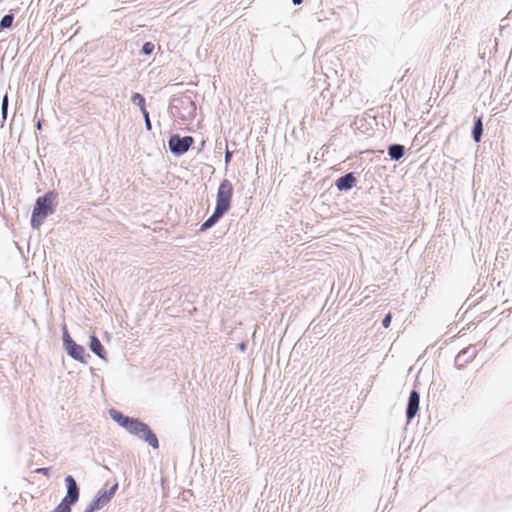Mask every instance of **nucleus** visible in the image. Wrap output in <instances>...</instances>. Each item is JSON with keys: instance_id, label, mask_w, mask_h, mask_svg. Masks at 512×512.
Returning a JSON list of instances; mask_svg holds the SVG:
<instances>
[{"instance_id": "f257e3e1", "label": "nucleus", "mask_w": 512, "mask_h": 512, "mask_svg": "<svg viewBox=\"0 0 512 512\" xmlns=\"http://www.w3.org/2000/svg\"><path fill=\"white\" fill-rule=\"evenodd\" d=\"M233 196L232 183L223 180L217 191L216 207L214 213L201 225L200 231L211 228L231 207V199Z\"/></svg>"}, {"instance_id": "f03ea898", "label": "nucleus", "mask_w": 512, "mask_h": 512, "mask_svg": "<svg viewBox=\"0 0 512 512\" xmlns=\"http://www.w3.org/2000/svg\"><path fill=\"white\" fill-rule=\"evenodd\" d=\"M111 417L119 423L121 426L126 428L131 434H134L140 438H143L153 448H158L159 443L156 435L151 431L149 426L137 419L129 418L124 416L118 411L112 410Z\"/></svg>"}, {"instance_id": "7ed1b4c3", "label": "nucleus", "mask_w": 512, "mask_h": 512, "mask_svg": "<svg viewBox=\"0 0 512 512\" xmlns=\"http://www.w3.org/2000/svg\"><path fill=\"white\" fill-rule=\"evenodd\" d=\"M55 199L56 194L48 192L36 200L31 217V225L34 228H39L45 218L54 212Z\"/></svg>"}, {"instance_id": "20e7f679", "label": "nucleus", "mask_w": 512, "mask_h": 512, "mask_svg": "<svg viewBox=\"0 0 512 512\" xmlns=\"http://www.w3.org/2000/svg\"><path fill=\"white\" fill-rule=\"evenodd\" d=\"M169 148L174 154H184L194 143V139L191 136L180 137L179 135H172L169 139Z\"/></svg>"}, {"instance_id": "39448f33", "label": "nucleus", "mask_w": 512, "mask_h": 512, "mask_svg": "<svg viewBox=\"0 0 512 512\" xmlns=\"http://www.w3.org/2000/svg\"><path fill=\"white\" fill-rule=\"evenodd\" d=\"M118 485H113L109 490L99 492L98 496L88 505L86 512H94L107 505L114 496Z\"/></svg>"}, {"instance_id": "423d86ee", "label": "nucleus", "mask_w": 512, "mask_h": 512, "mask_svg": "<svg viewBox=\"0 0 512 512\" xmlns=\"http://www.w3.org/2000/svg\"><path fill=\"white\" fill-rule=\"evenodd\" d=\"M65 484L67 487V494L60 503L66 504L70 507L72 504L77 502L79 498V489L75 479L71 475H68L65 478Z\"/></svg>"}, {"instance_id": "0eeeda50", "label": "nucleus", "mask_w": 512, "mask_h": 512, "mask_svg": "<svg viewBox=\"0 0 512 512\" xmlns=\"http://www.w3.org/2000/svg\"><path fill=\"white\" fill-rule=\"evenodd\" d=\"M476 349L474 347H467L461 350L455 358V365L458 369L464 368V366L474 360L476 357Z\"/></svg>"}, {"instance_id": "6e6552de", "label": "nucleus", "mask_w": 512, "mask_h": 512, "mask_svg": "<svg viewBox=\"0 0 512 512\" xmlns=\"http://www.w3.org/2000/svg\"><path fill=\"white\" fill-rule=\"evenodd\" d=\"M64 341L68 354L76 360H82L84 355V348L76 344L68 334H66Z\"/></svg>"}, {"instance_id": "1a4fd4ad", "label": "nucleus", "mask_w": 512, "mask_h": 512, "mask_svg": "<svg viewBox=\"0 0 512 512\" xmlns=\"http://www.w3.org/2000/svg\"><path fill=\"white\" fill-rule=\"evenodd\" d=\"M419 402H420L419 393L417 391L413 390L410 393L407 411H406V416H407L408 421H410L417 414V412L419 410Z\"/></svg>"}, {"instance_id": "9d476101", "label": "nucleus", "mask_w": 512, "mask_h": 512, "mask_svg": "<svg viewBox=\"0 0 512 512\" xmlns=\"http://www.w3.org/2000/svg\"><path fill=\"white\" fill-rule=\"evenodd\" d=\"M356 182V178L353 176L352 173H348L345 176L340 177L336 181V186L339 190H347L351 189Z\"/></svg>"}, {"instance_id": "9b49d317", "label": "nucleus", "mask_w": 512, "mask_h": 512, "mask_svg": "<svg viewBox=\"0 0 512 512\" xmlns=\"http://www.w3.org/2000/svg\"><path fill=\"white\" fill-rule=\"evenodd\" d=\"M90 349L99 357L104 358V348L100 340L95 335L90 337Z\"/></svg>"}, {"instance_id": "f8f14e48", "label": "nucleus", "mask_w": 512, "mask_h": 512, "mask_svg": "<svg viewBox=\"0 0 512 512\" xmlns=\"http://www.w3.org/2000/svg\"><path fill=\"white\" fill-rule=\"evenodd\" d=\"M389 155L392 159L399 160L404 155V147L401 145L390 146Z\"/></svg>"}, {"instance_id": "ddd939ff", "label": "nucleus", "mask_w": 512, "mask_h": 512, "mask_svg": "<svg viewBox=\"0 0 512 512\" xmlns=\"http://www.w3.org/2000/svg\"><path fill=\"white\" fill-rule=\"evenodd\" d=\"M482 131H483V127H482V120L481 118L479 117L476 122H475V125H474V129H473V138L476 142H479L480 139H481V135H482Z\"/></svg>"}, {"instance_id": "4468645a", "label": "nucleus", "mask_w": 512, "mask_h": 512, "mask_svg": "<svg viewBox=\"0 0 512 512\" xmlns=\"http://www.w3.org/2000/svg\"><path fill=\"white\" fill-rule=\"evenodd\" d=\"M132 101L140 107L142 112L147 111L145 105V98L140 93H135L132 96Z\"/></svg>"}, {"instance_id": "2eb2a0df", "label": "nucleus", "mask_w": 512, "mask_h": 512, "mask_svg": "<svg viewBox=\"0 0 512 512\" xmlns=\"http://www.w3.org/2000/svg\"><path fill=\"white\" fill-rule=\"evenodd\" d=\"M13 19L14 17L12 14L5 15L0 21V29L10 28L12 26Z\"/></svg>"}, {"instance_id": "dca6fc26", "label": "nucleus", "mask_w": 512, "mask_h": 512, "mask_svg": "<svg viewBox=\"0 0 512 512\" xmlns=\"http://www.w3.org/2000/svg\"><path fill=\"white\" fill-rule=\"evenodd\" d=\"M154 51V45L151 43V42H146L144 43L143 47H142V52L144 54H151L152 52Z\"/></svg>"}, {"instance_id": "f3484780", "label": "nucleus", "mask_w": 512, "mask_h": 512, "mask_svg": "<svg viewBox=\"0 0 512 512\" xmlns=\"http://www.w3.org/2000/svg\"><path fill=\"white\" fill-rule=\"evenodd\" d=\"M8 109V96L5 95L2 100V115L3 118L6 119Z\"/></svg>"}, {"instance_id": "a211bd4d", "label": "nucleus", "mask_w": 512, "mask_h": 512, "mask_svg": "<svg viewBox=\"0 0 512 512\" xmlns=\"http://www.w3.org/2000/svg\"><path fill=\"white\" fill-rule=\"evenodd\" d=\"M52 512H71V508L60 503Z\"/></svg>"}, {"instance_id": "6ab92c4d", "label": "nucleus", "mask_w": 512, "mask_h": 512, "mask_svg": "<svg viewBox=\"0 0 512 512\" xmlns=\"http://www.w3.org/2000/svg\"><path fill=\"white\" fill-rule=\"evenodd\" d=\"M391 319H392V315H391V313H388V314L385 316V318L383 319V322H382V324H383V326H384L385 328H388V327L390 326Z\"/></svg>"}, {"instance_id": "aec40b11", "label": "nucleus", "mask_w": 512, "mask_h": 512, "mask_svg": "<svg viewBox=\"0 0 512 512\" xmlns=\"http://www.w3.org/2000/svg\"><path fill=\"white\" fill-rule=\"evenodd\" d=\"M36 473H40V474H43L45 476H48L49 475V472H50V469L49 468H37L35 470Z\"/></svg>"}, {"instance_id": "412c9836", "label": "nucleus", "mask_w": 512, "mask_h": 512, "mask_svg": "<svg viewBox=\"0 0 512 512\" xmlns=\"http://www.w3.org/2000/svg\"><path fill=\"white\" fill-rule=\"evenodd\" d=\"M144 117H145V122H146V125H147V128L150 129L151 128V123H150V119H149V113L148 111H145V112H142Z\"/></svg>"}, {"instance_id": "4be33fe9", "label": "nucleus", "mask_w": 512, "mask_h": 512, "mask_svg": "<svg viewBox=\"0 0 512 512\" xmlns=\"http://www.w3.org/2000/svg\"><path fill=\"white\" fill-rule=\"evenodd\" d=\"M231 156H232V153L229 150H227L226 153H225V162L226 163L230 162Z\"/></svg>"}, {"instance_id": "5701e85b", "label": "nucleus", "mask_w": 512, "mask_h": 512, "mask_svg": "<svg viewBox=\"0 0 512 512\" xmlns=\"http://www.w3.org/2000/svg\"><path fill=\"white\" fill-rule=\"evenodd\" d=\"M294 4H300L303 0H292Z\"/></svg>"}]
</instances>
